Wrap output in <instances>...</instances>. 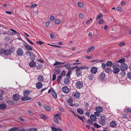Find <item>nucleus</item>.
Here are the masks:
<instances>
[{
	"label": "nucleus",
	"instance_id": "f257e3e1",
	"mask_svg": "<svg viewBox=\"0 0 131 131\" xmlns=\"http://www.w3.org/2000/svg\"><path fill=\"white\" fill-rule=\"evenodd\" d=\"M119 65L118 63H114L113 64V73L115 74H117L119 72Z\"/></svg>",
	"mask_w": 131,
	"mask_h": 131
},
{
	"label": "nucleus",
	"instance_id": "f03ea898",
	"mask_svg": "<svg viewBox=\"0 0 131 131\" xmlns=\"http://www.w3.org/2000/svg\"><path fill=\"white\" fill-rule=\"evenodd\" d=\"M75 85L77 88L80 89L83 86V84L82 81H78L76 83Z\"/></svg>",
	"mask_w": 131,
	"mask_h": 131
},
{
	"label": "nucleus",
	"instance_id": "7ed1b4c3",
	"mask_svg": "<svg viewBox=\"0 0 131 131\" xmlns=\"http://www.w3.org/2000/svg\"><path fill=\"white\" fill-rule=\"evenodd\" d=\"M105 74L104 73H101L99 75V78L101 81L105 80Z\"/></svg>",
	"mask_w": 131,
	"mask_h": 131
},
{
	"label": "nucleus",
	"instance_id": "20e7f679",
	"mask_svg": "<svg viewBox=\"0 0 131 131\" xmlns=\"http://www.w3.org/2000/svg\"><path fill=\"white\" fill-rule=\"evenodd\" d=\"M28 53L30 56L29 58L31 60H35V57L32 53L30 51H28L27 52Z\"/></svg>",
	"mask_w": 131,
	"mask_h": 131
},
{
	"label": "nucleus",
	"instance_id": "39448f33",
	"mask_svg": "<svg viewBox=\"0 0 131 131\" xmlns=\"http://www.w3.org/2000/svg\"><path fill=\"white\" fill-rule=\"evenodd\" d=\"M20 98V96L17 94H14L13 96V100L15 101H18L19 100Z\"/></svg>",
	"mask_w": 131,
	"mask_h": 131
},
{
	"label": "nucleus",
	"instance_id": "423d86ee",
	"mask_svg": "<svg viewBox=\"0 0 131 131\" xmlns=\"http://www.w3.org/2000/svg\"><path fill=\"white\" fill-rule=\"evenodd\" d=\"M29 63V66L31 67H35L36 66V63L34 60H31Z\"/></svg>",
	"mask_w": 131,
	"mask_h": 131
},
{
	"label": "nucleus",
	"instance_id": "0eeeda50",
	"mask_svg": "<svg viewBox=\"0 0 131 131\" xmlns=\"http://www.w3.org/2000/svg\"><path fill=\"white\" fill-rule=\"evenodd\" d=\"M120 69L121 71L125 70L127 69V66L125 63H123L121 64Z\"/></svg>",
	"mask_w": 131,
	"mask_h": 131
},
{
	"label": "nucleus",
	"instance_id": "6e6552de",
	"mask_svg": "<svg viewBox=\"0 0 131 131\" xmlns=\"http://www.w3.org/2000/svg\"><path fill=\"white\" fill-rule=\"evenodd\" d=\"M62 90L64 93H68L69 92L70 89L67 86H64L62 88Z\"/></svg>",
	"mask_w": 131,
	"mask_h": 131
},
{
	"label": "nucleus",
	"instance_id": "1a4fd4ad",
	"mask_svg": "<svg viewBox=\"0 0 131 131\" xmlns=\"http://www.w3.org/2000/svg\"><path fill=\"white\" fill-rule=\"evenodd\" d=\"M37 79L39 82H42L44 80V77L42 75H38Z\"/></svg>",
	"mask_w": 131,
	"mask_h": 131
},
{
	"label": "nucleus",
	"instance_id": "9d476101",
	"mask_svg": "<svg viewBox=\"0 0 131 131\" xmlns=\"http://www.w3.org/2000/svg\"><path fill=\"white\" fill-rule=\"evenodd\" d=\"M72 96L74 98L76 99H78L80 97V93L77 92L76 93H73Z\"/></svg>",
	"mask_w": 131,
	"mask_h": 131
},
{
	"label": "nucleus",
	"instance_id": "9b49d317",
	"mask_svg": "<svg viewBox=\"0 0 131 131\" xmlns=\"http://www.w3.org/2000/svg\"><path fill=\"white\" fill-rule=\"evenodd\" d=\"M17 53L18 56H21L23 54V51L21 48H19L17 51Z\"/></svg>",
	"mask_w": 131,
	"mask_h": 131
},
{
	"label": "nucleus",
	"instance_id": "f8f14e48",
	"mask_svg": "<svg viewBox=\"0 0 131 131\" xmlns=\"http://www.w3.org/2000/svg\"><path fill=\"white\" fill-rule=\"evenodd\" d=\"M117 125V123L115 121H112L110 123V125L112 127H116Z\"/></svg>",
	"mask_w": 131,
	"mask_h": 131
},
{
	"label": "nucleus",
	"instance_id": "ddd939ff",
	"mask_svg": "<svg viewBox=\"0 0 131 131\" xmlns=\"http://www.w3.org/2000/svg\"><path fill=\"white\" fill-rule=\"evenodd\" d=\"M104 119H102L100 120L99 123L102 126H104L106 124V122H105V117L104 118Z\"/></svg>",
	"mask_w": 131,
	"mask_h": 131
},
{
	"label": "nucleus",
	"instance_id": "4468645a",
	"mask_svg": "<svg viewBox=\"0 0 131 131\" xmlns=\"http://www.w3.org/2000/svg\"><path fill=\"white\" fill-rule=\"evenodd\" d=\"M11 52V50L10 49H5L4 52V55L8 56L10 55Z\"/></svg>",
	"mask_w": 131,
	"mask_h": 131
},
{
	"label": "nucleus",
	"instance_id": "2eb2a0df",
	"mask_svg": "<svg viewBox=\"0 0 131 131\" xmlns=\"http://www.w3.org/2000/svg\"><path fill=\"white\" fill-rule=\"evenodd\" d=\"M52 131H61L62 129L59 127H56L55 126H53L51 127Z\"/></svg>",
	"mask_w": 131,
	"mask_h": 131
},
{
	"label": "nucleus",
	"instance_id": "dca6fc26",
	"mask_svg": "<svg viewBox=\"0 0 131 131\" xmlns=\"http://www.w3.org/2000/svg\"><path fill=\"white\" fill-rule=\"evenodd\" d=\"M43 85L41 82H37L36 84V86L38 89H40L42 88Z\"/></svg>",
	"mask_w": 131,
	"mask_h": 131
},
{
	"label": "nucleus",
	"instance_id": "f3484780",
	"mask_svg": "<svg viewBox=\"0 0 131 131\" xmlns=\"http://www.w3.org/2000/svg\"><path fill=\"white\" fill-rule=\"evenodd\" d=\"M90 71L92 74H95L97 71V69L96 67H93L91 68Z\"/></svg>",
	"mask_w": 131,
	"mask_h": 131
},
{
	"label": "nucleus",
	"instance_id": "a211bd4d",
	"mask_svg": "<svg viewBox=\"0 0 131 131\" xmlns=\"http://www.w3.org/2000/svg\"><path fill=\"white\" fill-rule=\"evenodd\" d=\"M51 90L52 96L54 98H57V94L54 91V89L53 88H51Z\"/></svg>",
	"mask_w": 131,
	"mask_h": 131
},
{
	"label": "nucleus",
	"instance_id": "6ab92c4d",
	"mask_svg": "<svg viewBox=\"0 0 131 131\" xmlns=\"http://www.w3.org/2000/svg\"><path fill=\"white\" fill-rule=\"evenodd\" d=\"M80 69L78 68L76 70V73L77 76L79 77L81 75L82 73L80 71Z\"/></svg>",
	"mask_w": 131,
	"mask_h": 131
},
{
	"label": "nucleus",
	"instance_id": "aec40b11",
	"mask_svg": "<svg viewBox=\"0 0 131 131\" xmlns=\"http://www.w3.org/2000/svg\"><path fill=\"white\" fill-rule=\"evenodd\" d=\"M64 83L66 85H69L70 84V79L69 78H66L64 80Z\"/></svg>",
	"mask_w": 131,
	"mask_h": 131
},
{
	"label": "nucleus",
	"instance_id": "412c9836",
	"mask_svg": "<svg viewBox=\"0 0 131 131\" xmlns=\"http://www.w3.org/2000/svg\"><path fill=\"white\" fill-rule=\"evenodd\" d=\"M94 49V47L93 46H91L87 50L86 52L88 53H89L93 51Z\"/></svg>",
	"mask_w": 131,
	"mask_h": 131
},
{
	"label": "nucleus",
	"instance_id": "4be33fe9",
	"mask_svg": "<svg viewBox=\"0 0 131 131\" xmlns=\"http://www.w3.org/2000/svg\"><path fill=\"white\" fill-rule=\"evenodd\" d=\"M95 110L97 112H101L103 111V109L101 106H98L95 108Z\"/></svg>",
	"mask_w": 131,
	"mask_h": 131
},
{
	"label": "nucleus",
	"instance_id": "5701e85b",
	"mask_svg": "<svg viewBox=\"0 0 131 131\" xmlns=\"http://www.w3.org/2000/svg\"><path fill=\"white\" fill-rule=\"evenodd\" d=\"M7 107V105L4 104L2 103L0 104V108L2 110H4Z\"/></svg>",
	"mask_w": 131,
	"mask_h": 131
},
{
	"label": "nucleus",
	"instance_id": "b1692460",
	"mask_svg": "<svg viewBox=\"0 0 131 131\" xmlns=\"http://www.w3.org/2000/svg\"><path fill=\"white\" fill-rule=\"evenodd\" d=\"M31 99V97L25 96L22 98L21 100L23 101H26L29 100Z\"/></svg>",
	"mask_w": 131,
	"mask_h": 131
},
{
	"label": "nucleus",
	"instance_id": "393cba45",
	"mask_svg": "<svg viewBox=\"0 0 131 131\" xmlns=\"http://www.w3.org/2000/svg\"><path fill=\"white\" fill-rule=\"evenodd\" d=\"M54 70L55 71L54 74H58L60 73V70L58 68H55V69H54Z\"/></svg>",
	"mask_w": 131,
	"mask_h": 131
},
{
	"label": "nucleus",
	"instance_id": "a878e982",
	"mask_svg": "<svg viewBox=\"0 0 131 131\" xmlns=\"http://www.w3.org/2000/svg\"><path fill=\"white\" fill-rule=\"evenodd\" d=\"M77 112L80 115H82L83 114V110L80 108H78L77 109Z\"/></svg>",
	"mask_w": 131,
	"mask_h": 131
},
{
	"label": "nucleus",
	"instance_id": "bb28decb",
	"mask_svg": "<svg viewBox=\"0 0 131 131\" xmlns=\"http://www.w3.org/2000/svg\"><path fill=\"white\" fill-rule=\"evenodd\" d=\"M112 62L111 61H108L106 63V66L107 67L111 66L112 65H113Z\"/></svg>",
	"mask_w": 131,
	"mask_h": 131
},
{
	"label": "nucleus",
	"instance_id": "cd10ccee",
	"mask_svg": "<svg viewBox=\"0 0 131 131\" xmlns=\"http://www.w3.org/2000/svg\"><path fill=\"white\" fill-rule=\"evenodd\" d=\"M65 63V62H60L56 61L55 62L53 63V65L54 66H55L58 64H64Z\"/></svg>",
	"mask_w": 131,
	"mask_h": 131
},
{
	"label": "nucleus",
	"instance_id": "c85d7f7f",
	"mask_svg": "<svg viewBox=\"0 0 131 131\" xmlns=\"http://www.w3.org/2000/svg\"><path fill=\"white\" fill-rule=\"evenodd\" d=\"M90 118L93 121H96L97 119L95 116L93 114H92L90 115Z\"/></svg>",
	"mask_w": 131,
	"mask_h": 131
},
{
	"label": "nucleus",
	"instance_id": "c756f323",
	"mask_svg": "<svg viewBox=\"0 0 131 131\" xmlns=\"http://www.w3.org/2000/svg\"><path fill=\"white\" fill-rule=\"evenodd\" d=\"M126 45V44L124 41L120 42L118 44V46L120 47L125 46Z\"/></svg>",
	"mask_w": 131,
	"mask_h": 131
},
{
	"label": "nucleus",
	"instance_id": "7c9ffc66",
	"mask_svg": "<svg viewBox=\"0 0 131 131\" xmlns=\"http://www.w3.org/2000/svg\"><path fill=\"white\" fill-rule=\"evenodd\" d=\"M19 128L18 127H14L9 129L8 131H16L18 130Z\"/></svg>",
	"mask_w": 131,
	"mask_h": 131
},
{
	"label": "nucleus",
	"instance_id": "2f4dec72",
	"mask_svg": "<svg viewBox=\"0 0 131 131\" xmlns=\"http://www.w3.org/2000/svg\"><path fill=\"white\" fill-rule=\"evenodd\" d=\"M29 94V92L28 90L25 91L23 93L24 95L25 96H27Z\"/></svg>",
	"mask_w": 131,
	"mask_h": 131
},
{
	"label": "nucleus",
	"instance_id": "473e14b6",
	"mask_svg": "<svg viewBox=\"0 0 131 131\" xmlns=\"http://www.w3.org/2000/svg\"><path fill=\"white\" fill-rule=\"evenodd\" d=\"M94 77V75L92 73H91L88 75V78L89 80H92Z\"/></svg>",
	"mask_w": 131,
	"mask_h": 131
},
{
	"label": "nucleus",
	"instance_id": "72a5a7b5",
	"mask_svg": "<svg viewBox=\"0 0 131 131\" xmlns=\"http://www.w3.org/2000/svg\"><path fill=\"white\" fill-rule=\"evenodd\" d=\"M103 17L102 14H99L97 15L96 20H98L100 18H102Z\"/></svg>",
	"mask_w": 131,
	"mask_h": 131
},
{
	"label": "nucleus",
	"instance_id": "f704fd0d",
	"mask_svg": "<svg viewBox=\"0 0 131 131\" xmlns=\"http://www.w3.org/2000/svg\"><path fill=\"white\" fill-rule=\"evenodd\" d=\"M105 70V72L108 73H110L111 72V69L110 68H106Z\"/></svg>",
	"mask_w": 131,
	"mask_h": 131
},
{
	"label": "nucleus",
	"instance_id": "c9c22d12",
	"mask_svg": "<svg viewBox=\"0 0 131 131\" xmlns=\"http://www.w3.org/2000/svg\"><path fill=\"white\" fill-rule=\"evenodd\" d=\"M71 73V71L70 70V69H69L68 70V72L66 74L67 78H70V75Z\"/></svg>",
	"mask_w": 131,
	"mask_h": 131
},
{
	"label": "nucleus",
	"instance_id": "e433bc0d",
	"mask_svg": "<svg viewBox=\"0 0 131 131\" xmlns=\"http://www.w3.org/2000/svg\"><path fill=\"white\" fill-rule=\"evenodd\" d=\"M62 78L61 76H59L57 78V83H60V80Z\"/></svg>",
	"mask_w": 131,
	"mask_h": 131
},
{
	"label": "nucleus",
	"instance_id": "4c0bfd02",
	"mask_svg": "<svg viewBox=\"0 0 131 131\" xmlns=\"http://www.w3.org/2000/svg\"><path fill=\"white\" fill-rule=\"evenodd\" d=\"M120 74L122 76H124L125 75V70L122 71L120 73Z\"/></svg>",
	"mask_w": 131,
	"mask_h": 131
},
{
	"label": "nucleus",
	"instance_id": "58836bf2",
	"mask_svg": "<svg viewBox=\"0 0 131 131\" xmlns=\"http://www.w3.org/2000/svg\"><path fill=\"white\" fill-rule=\"evenodd\" d=\"M125 61V59L124 58H122L120 59L118 61H117V62H120L121 63H123Z\"/></svg>",
	"mask_w": 131,
	"mask_h": 131
},
{
	"label": "nucleus",
	"instance_id": "ea45409f",
	"mask_svg": "<svg viewBox=\"0 0 131 131\" xmlns=\"http://www.w3.org/2000/svg\"><path fill=\"white\" fill-rule=\"evenodd\" d=\"M7 103L10 105H14V102L9 100H8L7 101Z\"/></svg>",
	"mask_w": 131,
	"mask_h": 131
},
{
	"label": "nucleus",
	"instance_id": "a19ab883",
	"mask_svg": "<svg viewBox=\"0 0 131 131\" xmlns=\"http://www.w3.org/2000/svg\"><path fill=\"white\" fill-rule=\"evenodd\" d=\"M26 48L28 50H32V48L30 46H26Z\"/></svg>",
	"mask_w": 131,
	"mask_h": 131
},
{
	"label": "nucleus",
	"instance_id": "79ce46f5",
	"mask_svg": "<svg viewBox=\"0 0 131 131\" xmlns=\"http://www.w3.org/2000/svg\"><path fill=\"white\" fill-rule=\"evenodd\" d=\"M78 4L79 7L80 8H83V4L82 3L78 2Z\"/></svg>",
	"mask_w": 131,
	"mask_h": 131
},
{
	"label": "nucleus",
	"instance_id": "37998d69",
	"mask_svg": "<svg viewBox=\"0 0 131 131\" xmlns=\"http://www.w3.org/2000/svg\"><path fill=\"white\" fill-rule=\"evenodd\" d=\"M40 117L42 118L43 119H47V117L45 115L43 114H42L40 116Z\"/></svg>",
	"mask_w": 131,
	"mask_h": 131
},
{
	"label": "nucleus",
	"instance_id": "c03bdc74",
	"mask_svg": "<svg viewBox=\"0 0 131 131\" xmlns=\"http://www.w3.org/2000/svg\"><path fill=\"white\" fill-rule=\"evenodd\" d=\"M5 49L3 48L0 49V53L2 54H4Z\"/></svg>",
	"mask_w": 131,
	"mask_h": 131
},
{
	"label": "nucleus",
	"instance_id": "a18cd8bd",
	"mask_svg": "<svg viewBox=\"0 0 131 131\" xmlns=\"http://www.w3.org/2000/svg\"><path fill=\"white\" fill-rule=\"evenodd\" d=\"M45 109L47 111H50V108L48 106L46 105L44 107Z\"/></svg>",
	"mask_w": 131,
	"mask_h": 131
},
{
	"label": "nucleus",
	"instance_id": "49530a36",
	"mask_svg": "<svg viewBox=\"0 0 131 131\" xmlns=\"http://www.w3.org/2000/svg\"><path fill=\"white\" fill-rule=\"evenodd\" d=\"M64 66L66 69H69L70 67L71 66L69 63H67L65 64Z\"/></svg>",
	"mask_w": 131,
	"mask_h": 131
},
{
	"label": "nucleus",
	"instance_id": "de8ad7c7",
	"mask_svg": "<svg viewBox=\"0 0 131 131\" xmlns=\"http://www.w3.org/2000/svg\"><path fill=\"white\" fill-rule=\"evenodd\" d=\"M93 126L96 128H98L101 127V126L99 125L97 123H95L93 124Z\"/></svg>",
	"mask_w": 131,
	"mask_h": 131
},
{
	"label": "nucleus",
	"instance_id": "09e8293b",
	"mask_svg": "<svg viewBox=\"0 0 131 131\" xmlns=\"http://www.w3.org/2000/svg\"><path fill=\"white\" fill-rule=\"evenodd\" d=\"M127 77L128 78L131 80V72L128 73Z\"/></svg>",
	"mask_w": 131,
	"mask_h": 131
},
{
	"label": "nucleus",
	"instance_id": "8fccbe9b",
	"mask_svg": "<svg viewBox=\"0 0 131 131\" xmlns=\"http://www.w3.org/2000/svg\"><path fill=\"white\" fill-rule=\"evenodd\" d=\"M87 122L88 123V124L90 125H92L93 123L92 121L90 119H88L87 121Z\"/></svg>",
	"mask_w": 131,
	"mask_h": 131
},
{
	"label": "nucleus",
	"instance_id": "3c124183",
	"mask_svg": "<svg viewBox=\"0 0 131 131\" xmlns=\"http://www.w3.org/2000/svg\"><path fill=\"white\" fill-rule=\"evenodd\" d=\"M99 113L100 112L96 111V112H94V114L95 116L98 117L100 116V114Z\"/></svg>",
	"mask_w": 131,
	"mask_h": 131
},
{
	"label": "nucleus",
	"instance_id": "603ef678",
	"mask_svg": "<svg viewBox=\"0 0 131 131\" xmlns=\"http://www.w3.org/2000/svg\"><path fill=\"white\" fill-rule=\"evenodd\" d=\"M53 121L56 123L57 124H59V122L58 121V119L56 117H54Z\"/></svg>",
	"mask_w": 131,
	"mask_h": 131
},
{
	"label": "nucleus",
	"instance_id": "864d4df0",
	"mask_svg": "<svg viewBox=\"0 0 131 131\" xmlns=\"http://www.w3.org/2000/svg\"><path fill=\"white\" fill-rule=\"evenodd\" d=\"M77 117L81 121H82L83 119H85V118L83 116H82L81 117H80L79 115H77Z\"/></svg>",
	"mask_w": 131,
	"mask_h": 131
},
{
	"label": "nucleus",
	"instance_id": "5fc2aeb1",
	"mask_svg": "<svg viewBox=\"0 0 131 131\" xmlns=\"http://www.w3.org/2000/svg\"><path fill=\"white\" fill-rule=\"evenodd\" d=\"M78 68H79L80 70L83 69H88V68L87 67L85 66H82Z\"/></svg>",
	"mask_w": 131,
	"mask_h": 131
},
{
	"label": "nucleus",
	"instance_id": "6e6d98bb",
	"mask_svg": "<svg viewBox=\"0 0 131 131\" xmlns=\"http://www.w3.org/2000/svg\"><path fill=\"white\" fill-rule=\"evenodd\" d=\"M60 23V21L58 19H56L55 20V23L56 24H58Z\"/></svg>",
	"mask_w": 131,
	"mask_h": 131
},
{
	"label": "nucleus",
	"instance_id": "4d7b16f0",
	"mask_svg": "<svg viewBox=\"0 0 131 131\" xmlns=\"http://www.w3.org/2000/svg\"><path fill=\"white\" fill-rule=\"evenodd\" d=\"M116 9L117 10V11L119 12H121L122 11V8L120 7H117L116 8Z\"/></svg>",
	"mask_w": 131,
	"mask_h": 131
},
{
	"label": "nucleus",
	"instance_id": "13d9d810",
	"mask_svg": "<svg viewBox=\"0 0 131 131\" xmlns=\"http://www.w3.org/2000/svg\"><path fill=\"white\" fill-rule=\"evenodd\" d=\"M37 5L36 4H33L32 5H31L30 6V8H34V7L36 6Z\"/></svg>",
	"mask_w": 131,
	"mask_h": 131
},
{
	"label": "nucleus",
	"instance_id": "bf43d9fd",
	"mask_svg": "<svg viewBox=\"0 0 131 131\" xmlns=\"http://www.w3.org/2000/svg\"><path fill=\"white\" fill-rule=\"evenodd\" d=\"M50 24V23L49 21H47L45 22V26L47 27H48L49 26Z\"/></svg>",
	"mask_w": 131,
	"mask_h": 131
},
{
	"label": "nucleus",
	"instance_id": "052dcab7",
	"mask_svg": "<svg viewBox=\"0 0 131 131\" xmlns=\"http://www.w3.org/2000/svg\"><path fill=\"white\" fill-rule=\"evenodd\" d=\"M66 74V72L64 70H63L62 72H61V76H64Z\"/></svg>",
	"mask_w": 131,
	"mask_h": 131
},
{
	"label": "nucleus",
	"instance_id": "680f3d73",
	"mask_svg": "<svg viewBox=\"0 0 131 131\" xmlns=\"http://www.w3.org/2000/svg\"><path fill=\"white\" fill-rule=\"evenodd\" d=\"M126 111L127 112H131V109L129 107H127L126 109Z\"/></svg>",
	"mask_w": 131,
	"mask_h": 131
},
{
	"label": "nucleus",
	"instance_id": "e2e57ef3",
	"mask_svg": "<svg viewBox=\"0 0 131 131\" xmlns=\"http://www.w3.org/2000/svg\"><path fill=\"white\" fill-rule=\"evenodd\" d=\"M42 66L41 65H39L36 67V68L37 69L40 70L41 69Z\"/></svg>",
	"mask_w": 131,
	"mask_h": 131
},
{
	"label": "nucleus",
	"instance_id": "0e129e2a",
	"mask_svg": "<svg viewBox=\"0 0 131 131\" xmlns=\"http://www.w3.org/2000/svg\"><path fill=\"white\" fill-rule=\"evenodd\" d=\"M61 115V113H60L58 114H55L54 115V117H58Z\"/></svg>",
	"mask_w": 131,
	"mask_h": 131
},
{
	"label": "nucleus",
	"instance_id": "69168bd1",
	"mask_svg": "<svg viewBox=\"0 0 131 131\" xmlns=\"http://www.w3.org/2000/svg\"><path fill=\"white\" fill-rule=\"evenodd\" d=\"M56 78V76L55 74H53L52 76V80L54 81Z\"/></svg>",
	"mask_w": 131,
	"mask_h": 131
},
{
	"label": "nucleus",
	"instance_id": "338daca9",
	"mask_svg": "<svg viewBox=\"0 0 131 131\" xmlns=\"http://www.w3.org/2000/svg\"><path fill=\"white\" fill-rule=\"evenodd\" d=\"M73 100L71 98H70L68 100V102L69 103H71L73 102Z\"/></svg>",
	"mask_w": 131,
	"mask_h": 131
},
{
	"label": "nucleus",
	"instance_id": "774afa93",
	"mask_svg": "<svg viewBox=\"0 0 131 131\" xmlns=\"http://www.w3.org/2000/svg\"><path fill=\"white\" fill-rule=\"evenodd\" d=\"M103 23V21L102 19H101L98 22V23L99 24H102Z\"/></svg>",
	"mask_w": 131,
	"mask_h": 131
}]
</instances>
